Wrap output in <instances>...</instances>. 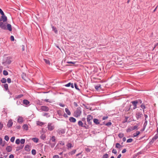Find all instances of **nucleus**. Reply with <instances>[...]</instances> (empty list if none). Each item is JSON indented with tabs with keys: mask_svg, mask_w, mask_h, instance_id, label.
I'll return each mask as SVG.
<instances>
[{
	"mask_svg": "<svg viewBox=\"0 0 158 158\" xmlns=\"http://www.w3.org/2000/svg\"><path fill=\"white\" fill-rule=\"evenodd\" d=\"M128 117H125V118L124 119V120L123 121V123H126V122H127V120H128Z\"/></svg>",
	"mask_w": 158,
	"mask_h": 158,
	"instance_id": "nucleus-57",
	"label": "nucleus"
},
{
	"mask_svg": "<svg viewBox=\"0 0 158 158\" xmlns=\"http://www.w3.org/2000/svg\"><path fill=\"white\" fill-rule=\"evenodd\" d=\"M131 103L134 106L133 109L134 110L135 109L137 108V104L138 103V102L137 101V100H135L132 101Z\"/></svg>",
	"mask_w": 158,
	"mask_h": 158,
	"instance_id": "nucleus-7",
	"label": "nucleus"
},
{
	"mask_svg": "<svg viewBox=\"0 0 158 158\" xmlns=\"http://www.w3.org/2000/svg\"><path fill=\"white\" fill-rule=\"evenodd\" d=\"M10 40L12 41H14V38L13 36L11 35L10 36Z\"/></svg>",
	"mask_w": 158,
	"mask_h": 158,
	"instance_id": "nucleus-63",
	"label": "nucleus"
},
{
	"mask_svg": "<svg viewBox=\"0 0 158 158\" xmlns=\"http://www.w3.org/2000/svg\"><path fill=\"white\" fill-rule=\"evenodd\" d=\"M132 127H129L127 129V132H129L132 131Z\"/></svg>",
	"mask_w": 158,
	"mask_h": 158,
	"instance_id": "nucleus-34",
	"label": "nucleus"
},
{
	"mask_svg": "<svg viewBox=\"0 0 158 158\" xmlns=\"http://www.w3.org/2000/svg\"><path fill=\"white\" fill-rule=\"evenodd\" d=\"M50 140H51L52 142H55L56 141V137L55 136H52L50 139Z\"/></svg>",
	"mask_w": 158,
	"mask_h": 158,
	"instance_id": "nucleus-30",
	"label": "nucleus"
},
{
	"mask_svg": "<svg viewBox=\"0 0 158 158\" xmlns=\"http://www.w3.org/2000/svg\"><path fill=\"white\" fill-rule=\"evenodd\" d=\"M53 158H59V156L58 155H55L53 157Z\"/></svg>",
	"mask_w": 158,
	"mask_h": 158,
	"instance_id": "nucleus-64",
	"label": "nucleus"
},
{
	"mask_svg": "<svg viewBox=\"0 0 158 158\" xmlns=\"http://www.w3.org/2000/svg\"><path fill=\"white\" fill-rule=\"evenodd\" d=\"M13 124L12 120L11 119L9 120L8 121L7 126L8 128L12 126Z\"/></svg>",
	"mask_w": 158,
	"mask_h": 158,
	"instance_id": "nucleus-9",
	"label": "nucleus"
},
{
	"mask_svg": "<svg viewBox=\"0 0 158 158\" xmlns=\"http://www.w3.org/2000/svg\"><path fill=\"white\" fill-rule=\"evenodd\" d=\"M76 149L73 150H72V151L69 152V155H73L76 153Z\"/></svg>",
	"mask_w": 158,
	"mask_h": 158,
	"instance_id": "nucleus-25",
	"label": "nucleus"
},
{
	"mask_svg": "<svg viewBox=\"0 0 158 158\" xmlns=\"http://www.w3.org/2000/svg\"><path fill=\"white\" fill-rule=\"evenodd\" d=\"M15 139V137L14 136L12 137L10 139V141L12 142H14Z\"/></svg>",
	"mask_w": 158,
	"mask_h": 158,
	"instance_id": "nucleus-53",
	"label": "nucleus"
},
{
	"mask_svg": "<svg viewBox=\"0 0 158 158\" xmlns=\"http://www.w3.org/2000/svg\"><path fill=\"white\" fill-rule=\"evenodd\" d=\"M158 138V134H156L152 138L150 142V144L152 143L157 138Z\"/></svg>",
	"mask_w": 158,
	"mask_h": 158,
	"instance_id": "nucleus-5",
	"label": "nucleus"
},
{
	"mask_svg": "<svg viewBox=\"0 0 158 158\" xmlns=\"http://www.w3.org/2000/svg\"><path fill=\"white\" fill-rule=\"evenodd\" d=\"M26 75L25 74L23 73V74L22 75V77L24 80H25V77Z\"/></svg>",
	"mask_w": 158,
	"mask_h": 158,
	"instance_id": "nucleus-62",
	"label": "nucleus"
},
{
	"mask_svg": "<svg viewBox=\"0 0 158 158\" xmlns=\"http://www.w3.org/2000/svg\"><path fill=\"white\" fill-rule=\"evenodd\" d=\"M36 153V152L35 150L32 149L31 151V154L34 155H35Z\"/></svg>",
	"mask_w": 158,
	"mask_h": 158,
	"instance_id": "nucleus-45",
	"label": "nucleus"
},
{
	"mask_svg": "<svg viewBox=\"0 0 158 158\" xmlns=\"http://www.w3.org/2000/svg\"><path fill=\"white\" fill-rule=\"evenodd\" d=\"M59 143L62 145H64V142L63 141H59Z\"/></svg>",
	"mask_w": 158,
	"mask_h": 158,
	"instance_id": "nucleus-51",
	"label": "nucleus"
},
{
	"mask_svg": "<svg viewBox=\"0 0 158 158\" xmlns=\"http://www.w3.org/2000/svg\"><path fill=\"white\" fill-rule=\"evenodd\" d=\"M9 139V137L7 135H5L4 137V139L6 141H8Z\"/></svg>",
	"mask_w": 158,
	"mask_h": 158,
	"instance_id": "nucleus-52",
	"label": "nucleus"
},
{
	"mask_svg": "<svg viewBox=\"0 0 158 158\" xmlns=\"http://www.w3.org/2000/svg\"><path fill=\"white\" fill-rule=\"evenodd\" d=\"M71 84V83L70 82H69L67 84L65 85H64L66 87H69L70 86Z\"/></svg>",
	"mask_w": 158,
	"mask_h": 158,
	"instance_id": "nucleus-59",
	"label": "nucleus"
},
{
	"mask_svg": "<svg viewBox=\"0 0 158 158\" xmlns=\"http://www.w3.org/2000/svg\"><path fill=\"white\" fill-rule=\"evenodd\" d=\"M6 150L8 152H10L12 150V147L10 146H8L6 148Z\"/></svg>",
	"mask_w": 158,
	"mask_h": 158,
	"instance_id": "nucleus-13",
	"label": "nucleus"
},
{
	"mask_svg": "<svg viewBox=\"0 0 158 158\" xmlns=\"http://www.w3.org/2000/svg\"><path fill=\"white\" fill-rule=\"evenodd\" d=\"M1 18L2 19V20L3 21V22H6L7 20V18L5 14L3 15H2L1 16Z\"/></svg>",
	"mask_w": 158,
	"mask_h": 158,
	"instance_id": "nucleus-14",
	"label": "nucleus"
},
{
	"mask_svg": "<svg viewBox=\"0 0 158 158\" xmlns=\"http://www.w3.org/2000/svg\"><path fill=\"white\" fill-rule=\"evenodd\" d=\"M81 113V108L80 107H78L74 113V116L76 117H78L80 115Z\"/></svg>",
	"mask_w": 158,
	"mask_h": 158,
	"instance_id": "nucleus-1",
	"label": "nucleus"
},
{
	"mask_svg": "<svg viewBox=\"0 0 158 158\" xmlns=\"http://www.w3.org/2000/svg\"><path fill=\"white\" fill-rule=\"evenodd\" d=\"M6 29L10 31H11L12 30L11 25L10 24H7L6 26Z\"/></svg>",
	"mask_w": 158,
	"mask_h": 158,
	"instance_id": "nucleus-12",
	"label": "nucleus"
},
{
	"mask_svg": "<svg viewBox=\"0 0 158 158\" xmlns=\"http://www.w3.org/2000/svg\"><path fill=\"white\" fill-rule=\"evenodd\" d=\"M123 146L120 145L119 143H117L115 144V147L116 148L120 149L122 148Z\"/></svg>",
	"mask_w": 158,
	"mask_h": 158,
	"instance_id": "nucleus-21",
	"label": "nucleus"
},
{
	"mask_svg": "<svg viewBox=\"0 0 158 158\" xmlns=\"http://www.w3.org/2000/svg\"><path fill=\"white\" fill-rule=\"evenodd\" d=\"M4 87L5 89L6 90H7L8 89V85L7 84H5L4 85Z\"/></svg>",
	"mask_w": 158,
	"mask_h": 158,
	"instance_id": "nucleus-37",
	"label": "nucleus"
},
{
	"mask_svg": "<svg viewBox=\"0 0 158 158\" xmlns=\"http://www.w3.org/2000/svg\"><path fill=\"white\" fill-rule=\"evenodd\" d=\"M47 127L48 130L52 131L54 129L55 127L52 123H49L48 124Z\"/></svg>",
	"mask_w": 158,
	"mask_h": 158,
	"instance_id": "nucleus-3",
	"label": "nucleus"
},
{
	"mask_svg": "<svg viewBox=\"0 0 158 158\" xmlns=\"http://www.w3.org/2000/svg\"><path fill=\"white\" fill-rule=\"evenodd\" d=\"M44 62L46 63V64H50V62L48 60L45 59H44Z\"/></svg>",
	"mask_w": 158,
	"mask_h": 158,
	"instance_id": "nucleus-39",
	"label": "nucleus"
},
{
	"mask_svg": "<svg viewBox=\"0 0 158 158\" xmlns=\"http://www.w3.org/2000/svg\"><path fill=\"white\" fill-rule=\"evenodd\" d=\"M23 104L26 105H28L29 103V102L27 100L24 99L23 101Z\"/></svg>",
	"mask_w": 158,
	"mask_h": 158,
	"instance_id": "nucleus-16",
	"label": "nucleus"
},
{
	"mask_svg": "<svg viewBox=\"0 0 158 158\" xmlns=\"http://www.w3.org/2000/svg\"><path fill=\"white\" fill-rule=\"evenodd\" d=\"M78 125L80 127H83L85 128H87L86 127L85 125H83V122L81 121H79L78 122Z\"/></svg>",
	"mask_w": 158,
	"mask_h": 158,
	"instance_id": "nucleus-8",
	"label": "nucleus"
},
{
	"mask_svg": "<svg viewBox=\"0 0 158 158\" xmlns=\"http://www.w3.org/2000/svg\"><path fill=\"white\" fill-rule=\"evenodd\" d=\"M94 123L96 125H98L100 123V122L98 119L97 118H94L93 120Z\"/></svg>",
	"mask_w": 158,
	"mask_h": 158,
	"instance_id": "nucleus-20",
	"label": "nucleus"
},
{
	"mask_svg": "<svg viewBox=\"0 0 158 158\" xmlns=\"http://www.w3.org/2000/svg\"><path fill=\"white\" fill-rule=\"evenodd\" d=\"M29 148V146L27 144L24 147V149L27 152H29L30 151V149Z\"/></svg>",
	"mask_w": 158,
	"mask_h": 158,
	"instance_id": "nucleus-19",
	"label": "nucleus"
},
{
	"mask_svg": "<svg viewBox=\"0 0 158 158\" xmlns=\"http://www.w3.org/2000/svg\"><path fill=\"white\" fill-rule=\"evenodd\" d=\"M69 121L71 122L75 123L76 122V120L75 118L73 117H70L69 118Z\"/></svg>",
	"mask_w": 158,
	"mask_h": 158,
	"instance_id": "nucleus-15",
	"label": "nucleus"
},
{
	"mask_svg": "<svg viewBox=\"0 0 158 158\" xmlns=\"http://www.w3.org/2000/svg\"><path fill=\"white\" fill-rule=\"evenodd\" d=\"M74 87H75V88L77 90H78V91H80V89H79V88H78V86H77V84H76V83H74Z\"/></svg>",
	"mask_w": 158,
	"mask_h": 158,
	"instance_id": "nucleus-48",
	"label": "nucleus"
},
{
	"mask_svg": "<svg viewBox=\"0 0 158 158\" xmlns=\"http://www.w3.org/2000/svg\"><path fill=\"white\" fill-rule=\"evenodd\" d=\"M52 31H53L56 34L57 33V30L56 28L55 27H54L53 26H52Z\"/></svg>",
	"mask_w": 158,
	"mask_h": 158,
	"instance_id": "nucleus-23",
	"label": "nucleus"
},
{
	"mask_svg": "<svg viewBox=\"0 0 158 158\" xmlns=\"http://www.w3.org/2000/svg\"><path fill=\"white\" fill-rule=\"evenodd\" d=\"M139 124H137V125L134 126L132 127L133 131L136 129L139 126Z\"/></svg>",
	"mask_w": 158,
	"mask_h": 158,
	"instance_id": "nucleus-40",
	"label": "nucleus"
},
{
	"mask_svg": "<svg viewBox=\"0 0 158 158\" xmlns=\"http://www.w3.org/2000/svg\"><path fill=\"white\" fill-rule=\"evenodd\" d=\"M32 140L36 143H37L38 142L39 139L37 138H33L32 139Z\"/></svg>",
	"mask_w": 158,
	"mask_h": 158,
	"instance_id": "nucleus-32",
	"label": "nucleus"
},
{
	"mask_svg": "<svg viewBox=\"0 0 158 158\" xmlns=\"http://www.w3.org/2000/svg\"><path fill=\"white\" fill-rule=\"evenodd\" d=\"M57 113L59 116H62V112L60 110H58L57 111Z\"/></svg>",
	"mask_w": 158,
	"mask_h": 158,
	"instance_id": "nucleus-33",
	"label": "nucleus"
},
{
	"mask_svg": "<svg viewBox=\"0 0 158 158\" xmlns=\"http://www.w3.org/2000/svg\"><path fill=\"white\" fill-rule=\"evenodd\" d=\"M25 142V139H22L20 141V142L21 144H23Z\"/></svg>",
	"mask_w": 158,
	"mask_h": 158,
	"instance_id": "nucleus-50",
	"label": "nucleus"
},
{
	"mask_svg": "<svg viewBox=\"0 0 158 158\" xmlns=\"http://www.w3.org/2000/svg\"><path fill=\"white\" fill-rule=\"evenodd\" d=\"M83 105L86 109H89V110L91 109V107L90 106H86L84 104H83Z\"/></svg>",
	"mask_w": 158,
	"mask_h": 158,
	"instance_id": "nucleus-43",
	"label": "nucleus"
},
{
	"mask_svg": "<svg viewBox=\"0 0 158 158\" xmlns=\"http://www.w3.org/2000/svg\"><path fill=\"white\" fill-rule=\"evenodd\" d=\"M111 124H112L111 123V122H108V123H106L105 125H106L107 126L109 127L111 125Z\"/></svg>",
	"mask_w": 158,
	"mask_h": 158,
	"instance_id": "nucleus-46",
	"label": "nucleus"
},
{
	"mask_svg": "<svg viewBox=\"0 0 158 158\" xmlns=\"http://www.w3.org/2000/svg\"><path fill=\"white\" fill-rule=\"evenodd\" d=\"M20 143V140L19 139H17L15 141V143L16 144H19Z\"/></svg>",
	"mask_w": 158,
	"mask_h": 158,
	"instance_id": "nucleus-49",
	"label": "nucleus"
},
{
	"mask_svg": "<svg viewBox=\"0 0 158 158\" xmlns=\"http://www.w3.org/2000/svg\"><path fill=\"white\" fill-rule=\"evenodd\" d=\"M135 115L137 119L138 120L141 117L143 114L140 112H137L136 114Z\"/></svg>",
	"mask_w": 158,
	"mask_h": 158,
	"instance_id": "nucleus-10",
	"label": "nucleus"
},
{
	"mask_svg": "<svg viewBox=\"0 0 158 158\" xmlns=\"http://www.w3.org/2000/svg\"><path fill=\"white\" fill-rule=\"evenodd\" d=\"M65 111L68 115H71V112L68 108H65Z\"/></svg>",
	"mask_w": 158,
	"mask_h": 158,
	"instance_id": "nucleus-26",
	"label": "nucleus"
},
{
	"mask_svg": "<svg viewBox=\"0 0 158 158\" xmlns=\"http://www.w3.org/2000/svg\"><path fill=\"white\" fill-rule=\"evenodd\" d=\"M7 82L8 83H10L11 82V79L10 78H8L7 79Z\"/></svg>",
	"mask_w": 158,
	"mask_h": 158,
	"instance_id": "nucleus-60",
	"label": "nucleus"
},
{
	"mask_svg": "<svg viewBox=\"0 0 158 158\" xmlns=\"http://www.w3.org/2000/svg\"><path fill=\"white\" fill-rule=\"evenodd\" d=\"M3 125L1 122H0V130H1L3 127Z\"/></svg>",
	"mask_w": 158,
	"mask_h": 158,
	"instance_id": "nucleus-55",
	"label": "nucleus"
},
{
	"mask_svg": "<svg viewBox=\"0 0 158 158\" xmlns=\"http://www.w3.org/2000/svg\"><path fill=\"white\" fill-rule=\"evenodd\" d=\"M147 123H148V121H145V122L143 124V128L142 129H141V131H143L144 130L145 128L147 125Z\"/></svg>",
	"mask_w": 158,
	"mask_h": 158,
	"instance_id": "nucleus-17",
	"label": "nucleus"
},
{
	"mask_svg": "<svg viewBox=\"0 0 158 158\" xmlns=\"http://www.w3.org/2000/svg\"><path fill=\"white\" fill-rule=\"evenodd\" d=\"M1 81L2 83H5L6 82V80L5 78H3L1 79Z\"/></svg>",
	"mask_w": 158,
	"mask_h": 158,
	"instance_id": "nucleus-31",
	"label": "nucleus"
},
{
	"mask_svg": "<svg viewBox=\"0 0 158 158\" xmlns=\"http://www.w3.org/2000/svg\"><path fill=\"white\" fill-rule=\"evenodd\" d=\"M112 152L114 154H116L117 153V151L116 149H113L112 151Z\"/></svg>",
	"mask_w": 158,
	"mask_h": 158,
	"instance_id": "nucleus-54",
	"label": "nucleus"
},
{
	"mask_svg": "<svg viewBox=\"0 0 158 158\" xmlns=\"http://www.w3.org/2000/svg\"><path fill=\"white\" fill-rule=\"evenodd\" d=\"M18 122L21 123L23 122V119L22 117L19 116L17 120Z\"/></svg>",
	"mask_w": 158,
	"mask_h": 158,
	"instance_id": "nucleus-11",
	"label": "nucleus"
},
{
	"mask_svg": "<svg viewBox=\"0 0 158 158\" xmlns=\"http://www.w3.org/2000/svg\"><path fill=\"white\" fill-rule=\"evenodd\" d=\"M56 142H54L53 143H51L50 142H48V144H49L51 148H53L55 146L56 144Z\"/></svg>",
	"mask_w": 158,
	"mask_h": 158,
	"instance_id": "nucleus-24",
	"label": "nucleus"
},
{
	"mask_svg": "<svg viewBox=\"0 0 158 158\" xmlns=\"http://www.w3.org/2000/svg\"><path fill=\"white\" fill-rule=\"evenodd\" d=\"M0 14L2 15H4V12L1 8H0Z\"/></svg>",
	"mask_w": 158,
	"mask_h": 158,
	"instance_id": "nucleus-61",
	"label": "nucleus"
},
{
	"mask_svg": "<svg viewBox=\"0 0 158 158\" xmlns=\"http://www.w3.org/2000/svg\"><path fill=\"white\" fill-rule=\"evenodd\" d=\"M108 155L106 153L103 156L102 158H108Z\"/></svg>",
	"mask_w": 158,
	"mask_h": 158,
	"instance_id": "nucleus-44",
	"label": "nucleus"
},
{
	"mask_svg": "<svg viewBox=\"0 0 158 158\" xmlns=\"http://www.w3.org/2000/svg\"><path fill=\"white\" fill-rule=\"evenodd\" d=\"M2 20L0 19V27L4 30H6V26L5 24L2 22Z\"/></svg>",
	"mask_w": 158,
	"mask_h": 158,
	"instance_id": "nucleus-4",
	"label": "nucleus"
},
{
	"mask_svg": "<svg viewBox=\"0 0 158 158\" xmlns=\"http://www.w3.org/2000/svg\"><path fill=\"white\" fill-rule=\"evenodd\" d=\"M140 106H141V108L143 110H144V109H145V105L143 103L141 104Z\"/></svg>",
	"mask_w": 158,
	"mask_h": 158,
	"instance_id": "nucleus-56",
	"label": "nucleus"
},
{
	"mask_svg": "<svg viewBox=\"0 0 158 158\" xmlns=\"http://www.w3.org/2000/svg\"><path fill=\"white\" fill-rule=\"evenodd\" d=\"M93 117L91 115H88L87 117V121L88 123V124L91 126L92 122L91 121L92 120Z\"/></svg>",
	"mask_w": 158,
	"mask_h": 158,
	"instance_id": "nucleus-2",
	"label": "nucleus"
},
{
	"mask_svg": "<svg viewBox=\"0 0 158 158\" xmlns=\"http://www.w3.org/2000/svg\"><path fill=\"white\" fill-rule=\"evenodd\" d=\"M40 109L42 111H48L49 110V108L45 106H41L40 107Z\"/></svg>",
	"mask_w": 158,
	"mask_h": 158,
	"instance_id": "nucleus-6",
	"label": "nucleus"
},
{
	"mask_svg": "<svg viewBox=\"0 0 158 158\" xmlns=\"http://www.w3.org/2000/svg\"><path fill=\"white\" fill-rule=\"evenodd\" d=\"M40 138L44 140L46 139V136L42 134L40 136Z\"/></svg>",
	"mask_w": 158,
	"mask_h": 158,
	"instance_id": "nucleus-38",
	"label": "nucleus"
},
{
	"mask_svg": "<svg viewBox=\"0 0 158 158\" xmlns=\"http://www.w3.org/2000/svg\"><path fill=\"white\" fill-rule=\"evenodd\" d=\"M3 74L4 75L6 76L8 75V73L7 71L6 70H4L3 72Z\"/></svg>",
	"mask_w": 158,
	"mask_h": 158,
	"instance_id": "nucleus-41",
	"label": "nucleus"
},
{
	"mask_svg": "<svg viewBox=\"0 0 158 158\" xmlns=\"http://www.w3.org/2000/svg\"><path fill=\"white\" fill-rule=\"evenodd\" d=\"M66 146L67 147L68 149H69L73 147V145L71 143H68L66 144Z\"/></svg>",
	"mask_w": 158,
	"mask_h": 158,
	"instance_id": "nucleus-18",
	"label": "nucleus"
},
{
	"mask_svg": "<svg viewBox=\"0 0 158 158\" xmlns=\"http://www.w3.org/2000/svg\"><path fill=\"white\" fill-rule=\"evenodd\" d=\"M133 139L131 138H130L127 139V143H131V142Z\"/></svg>",
	"mask_w": 158,
	"mask_h": 158,
	"instance_id": "nucleus-47",
	"label": "nucleus"
},
{
	"mask_svg": "<svg viewBox=\"0 0 158 158\" xmlns=\"http://www.w3.org/2000/svg\"><path fill=\"white\" fill-rule=\"evenodd\" d=\"M123 134H119L118 135V137L120 138H122L123 136Z\"/></svg>",
	"mask_w": 158,
	"mask_h": 158,
	"instance_id": "nucleus-58",
	"label": "nucleus"
},
{
	"mask_svg": "<svg viewBox=\"0 0 158 158\" xmlns=\"http://www.w3.org/2000/svg\"><path fill=\"white\" fill-rule=\"evenodd\" d=\"M58 133L61 134H63L65 133V130L63 129H61L58 131Z\"/></svg>",
	"mask_w": 158,
	"mask_h": 158,
	"instance_id": "nucleus-29",
	"label": "nucleus"
},
{
	"mask_svg": "<svg viewBox=\"0 0 158 158\" xmlns=\"http://www.w3.org/2000/svg\"><path fill=\"white\" fill-rule=\"evenodd\" d=\"M101 85L100 84H98V85L95 86V88L97 90H98L99 89V88H101Z\"/></svg>",
	"mask_w": 158,
	"mask_h": 158,
	"instance_id": "nucleus-36",
	"label": "nucleus"
},
{
	"mask_svg": "<svg viewBox=\"0 0 158 158\" xmlns=\"http://www.w3.org/2000/svg\"><path fill=\"white\" fill-rule=\"evenodd\" d=\"M23 146H24L23 145H21L19 146L16 149V151H18L22 149L23 148Z\"/></svg>",
	"mask_w": 158,
	"mask_h": 158,
	"instance_id": "nucleus-28",
	"label": "nucleus"
},
{
	"mask_svg": "<svg viewBox=\"0 0 158 158\" xmlns=\"http://www.w3.org/2000/svg\"><path fill=\"white\" fill-rule=\"evenodd\" d=\"M43 116H45L46 117H50V115H49V114L48 113H45L43 115Z\"/></svg>",
	"mask_w": 158,
	"mask_h": 158,
	"instance_id": "nucleus-42",
	"label": "nucleus"
},
{
	"mask_svg": "<svg viewBox=\"0 0 158 158\" xmlns=\"http://www.w3.org/2000/svg\"><path fill=\"white\" fill-rule=\"evenodd\" d=\"M23 128L24 130L27 131L28 130V126L26 124H25L23 126Z\"/></svg>",
	"mask_w": 158,
	"mask_h": 158,
	"instance_id": "nucleus-22",
	"label": "nucleus"
},
{
	"mask_svg": "<svg viewBox=\"0 0 158 158\" xmlns=\"http://www.w3.org/2000/svg\"><path fill=\"white\" fill-rule=\"evenodd\" d=\"M140 132L139 131H137L136 132V133H134L133 136L135 137H136L138 135H139L140 134Z\"/></svg>",
	"mask_w": 158,
	"mask_h": 158,
	"instance_id": "nucleus-35",
	"label": "nucleus"
},
{
	"mask_svg": "<svg viewBox=\"0 0 158 158\" xmlns=\"http://www.w3.org/2000/svg\"><path fill=\"white\" fill-rule=\"evenodd\" d=\"M36 123L37 125H39L41 126H42L44 124V123H43L39 121L37 122Z\"/></svg>",
	"mask_w": 158,
	"mask_h": 158,
	"instance_id": "nucleus-27",
	"label": "nucleus"
}]
</instances>
